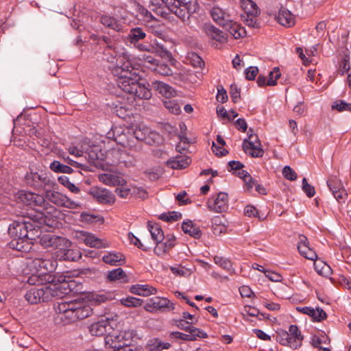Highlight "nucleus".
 <instances>
[{
	"mask_svg": "<svg viewBox=\"0 0 351 351\" xmlns=\"http://www.w3.org/2000/svg\"><path fill=\"white\" fill-rule=\"evenodd\" d=\"M152 10L158 15L168 18L174 14L182 22L190 25L192 14L199 10L196 0H155Z\"/></svg>",
	"mask_w": 351,
	"mask_h": 351,
	"instance_id": "f257e3e1",
	"label": "nucleus"
},
{
	"mask_svg": "<svg viewBox=\"0 0 351 351\" xmlns=\"http://www.w3.org/2000/svg\"><path fill=\"white\" fill-rule=\"evenodd\" d=\"M120 75L117 80V86L125 93L130 94L134 99H149L152 92L149 84H141L140 76L130 62L123 63L121 68Z\"/></svg>",
	"mask_w": 351,
	"mask_h": 351,
	"instance_id": "f03ea898",
	"label": "nucleus"
},
{
	"mask_svg": "<svg viewBox=\"0 0 351 351\" xmlns=\"http://www.w3.org/2000/svg\"><path fill=\"white\" fill-rule=\"evenodd\" d=\"M41 231L40 227L36 221H32L29 219L25 220L23 219L21 221H15L11 223L8 228V234L12 238L29 239L36 240L40 237Z\"/></svg>",
	"mask_w": 351,
	"mask_h": 351,
	"instance_id": "7ed1b4c3",
	"label": "nucleus"
},
{
	"mask_svg": "<svg viewBox=\"0 0 351 351\" xmlns=\"http://www.w3.org/2000/svg\"><path fill=\"white\" fill-rule=\"evenodd\" d=\"M26 184L37 190H45L53 189L56 185L55 181L51 178L49 173L40 171L38 172H29L25 177Z\"/></svg>",
	"mask_w": 351,
	"mask_h": 351,
	"instance_id": "20e7f679",
	"label": "nucleus"
},
{
	"mask_svg": "<svg viewBox=\"0 0 351 351\" xmlns=\"http://www.w3.org/2000/svg\"><path fill=\"white\" fill-rule=\"evenodd\" d=\"M146 39H149V36H147L144 29L139 27L132 28L127 36V40L138 50L141 51H153L154 47L148 40L141 42Z\"/></svg>",
	"mask_w": 351,
	"mask_h": 351,
	"instance_id": "39448f33",
	"label": "nucleus"
},
{
	"mask_svg": "<svg viewBox=\"0 0 351 351\" xmlns=\"http://www.w3.org/2000/svg\"><path fill=\"white\" fill-rule=\"evenodd\" d=\"M242 7L245 14L243 18L245 25L251 28H260L261 21L258 20V16L261 11L256 3L252 0H243Z\"/></svg>",
	"mask_w": 351,
	"mask_h": 351,
	"instance_id": "423d86ee",
	"label": "nucleus"
},
{
	"mask_svg": "<svg viewBox=\"0 0 351 351\" xmlns=\"http://www.w3.org/2000/svg\"><path fill=\"white\" fill-rule=\"evenodd\" d=\"M253 130L250 128L247 132V138L243 140V152L253 158H261L264 154V150L261 148V144L256 135L252 134Z\"/></svg>",
	"mask_w": 351,
	"mask_h": 351,
	"instance_id": "0eeeda50",
	"label": "nucleus"
},
{
	"mask_svg": "<svg viewBox=\"0 0 351 351\" xmlns=\"http://www.w3.org/2000/svg\"><path fill=\"white\" fill-rule=\"evenodd\" d=\"M52 296V290L48 286L40 288L32 287L25 295L26 300L32 304L47 302Z\"/></svg>",
	"mask_w": 351,
	"mask_h": 351,
	"instance_id": "6e6552de",
	"label": "nucleus"
},
{
	"mask_svg": "<svg viewBox=\"0 0 351 351\" xmlns=\"http://www.w3.org/2000/svg\"><path fill=\"white\" fill-rule=\"evenodd\" d=\"M44 197L58 206H63L70 209H75L80 206V204L71 200L61 193L51 190V189H46Z\"/></svg>",
	"mask_w": 351,
	"mask_h": 351,
	"instance_id": "1a4fd4ad",
	"label": "nucleus"
},
{
	"mask_svg": "<svg viewBox=\"0 0 351 351\" xmlns=\"http://www.w3.org/2000/svg\"><path fill=\"white\" fill-rule=\"evenodd\" d=\"M32 266L37 271L38 276H42L53 271L57 263L51 260L50 255L47 254L35 258L32 262Z\"/></svg>",
	"mask_w": 351,
	"mask_h": 351,
	"instance_id": "9d476101",
	"label": "nucleus"
},
{
	"mask_svg": "<svg viewBox=\"0 0 351 351\" xmlns=\"http://www.w3.org/2000/svg\"><path fill=\"white\" fill-rule=\"evenodd\" d=\"M132 338L133 335L132 332L123 330L108 335L105 338V342L106 346H108L112 350L119 348L122 345L130 343Z\"/></svg>",
	"mask_w": 351,
	"mask_h": 351,
	"instance_id": "9b49d317",
	"label": "nucleus"
},
{
	"mask_svg": "<svg viewBox=\"0 0 351 351\" xmlns=\"http://www.w3.org/2000/svg\"><path fill=\"white\" fill-rule=\"evenodd\" d=\"M132 134L136 139L145 141L147 143H158L161 141V136L156 132H152L145 125H136L132 129Z\"/></svg>",
	"mask_w": 351,
	"mask_h": 351,
	"instance_id": "f8f14e48",
	"label": "nucleus"
},
{
	"mask_svg": "<svg viewBox=\"0 0 351 351\" xmlns=\"http://www.w3.org/2000/svg\"><path fill=\"white\" fill-rule=\"evenodd\" d=\"M98 43L104 48L102 58L108 62H113L119 55L114 40L103 36L98 38Z\"/></svg>",
	"mask_w": 351,
	"mask_h": 351,
	"instance_id": "ddd939ff",
	"label": "nucleus"
},
{
	"mask_svg": "<svg viewBox=\"0 0 351 351\" xmlns=\"http://www.w3.org/2000/svg\"><path fill=\"white\" fill-rule=\"evenodd\" d=\"M207 208L210 211L217 213L226 212L228 208V195L220 192L217 196H213L207 201Z\"/></svg>",
	"mask_w": 351,
	"mask_h": 351,
	"instance_id": "4468645a",
	"label": "nucleus"
},
{
	"mask_svg": "<svg viewBox=\"0 0 351 351\" xmlns=\"http://www.w3.org/2000/svg\"><path fill=\"white\" fill-rule=\"evenodd\" d=\"M144 308L148 312H152L153 309L162 311H173L176 307L175 304L167 298L155 297L149 300L147 303L145 305Z\"/></svg>",
	"mask_w": 351,
	"mask_h": 351,
	"instance_id": "2eb2a0df",
	"label": "nucleus"
},
{
	"mask_svg": "<svg viewBox=\"0 0 351 351\" xmlns=\"http://www.w3.org/2000/svg\"><path fill=\"white\" fill-rule=\"evenodd\" d=\"M327 186L339 203L346 202L348 195L340 180L331 177L327 180Z\"/></svg>",
	"mask_w": 351,
	"mask_h": 351,
	"instance_id": "dca6fc26",
	"label": "nucleus"
},
{
	"mask_svg": "<svg viewBox=\"0 0 351 351\" xmlns=\"http://www.w3.org/2000/svg\"><path fill=\"white\" fill-rule=\"evenodd\" d=\"M69 322H75L80 319H85L93 313V308L89 305H86L82 302L75 301Z\"/></svg>",
	"mask_w": 351,
	"mask_h": 351,
	"instance_id": "f3484780",
	"label": "nucleus"
},
{
	"mask_svg": "<svg viewBox=\"0 0 351 351\" xmlns=\"http://www.w3.org/2000/svg\"><path fill=\"white\" fill-rule=\"evenodd\" d=\"M176 244V238L173 234H167L165 239L156 243L154 253L160 256L169 252Z\"/></svg>",
	"mask_w": 351,
	"mask_h": 351,
	"instance_id": "a211bd4d",
	"label": "nucleus"
},
{
	"mask_svg": "<svg viewBox=\"0 0 351 351\" xmlns=\"http://www.w3.org/2000/svg\"><path fill=\"white\" fill-rule=\"evenodd\" d=\"M20 198L24 204L30 206L44 207L46 204V200L43 195L29 191H22Z\"/></svg>",
	"mask_w": 351,
	"mask_h": 351,
	"instance_id": "6ab92c4d",
	"label": "nucleus"
},
{
	"mask_svg": "<svg viewBox=\"0 0 351 351\" xmlns=\"http://www.w3.org/2000/svg\"><path fill=\"white\" fill-rule=\"evenodd\" d=\"M90 194L100 204H111L115 201L114 195L106 189H92Z\"/></svg>",
	"mask_w": 351,
	"mask_h": 351,
	"instance_id": "aec40b11",
	"label": "nucleus"
},
{
	"mask_svg": "<svg viewBox=\"0 0 351 351\" xmlns=\"http://www.w3.org/2000/svg\"><path fill=\"white\" fill-rule=\"evenodd\" d=\"M298 239V250L299 253L307 259L311 261L315 260L317 256L315 251L308 246V241L306 237L303 234H300Z\"/></svg>",
	"mask_w": 351,
	"mask_h": 351,
	"instance_id": "412c9836",
	"label": "nucleus"
},
{
	"mask_svg": "<svg viewBox=\"0 0 351 351\" xmlns=\"http://www.w3.org/2000/svg\"><path fill=\"white\" fill-rule=\"evenodd\" d=\"M188 332L189 334L180 332H172L170 334V337L184 341H195L197 337L206 338L208 337L207 334L204 331L199 328H194L189 330Z\"/></svg>",
	"mask_w": 351,
	"mask_h": 351,
	"instance_id": "4be33fe9",
	"label": "nucleus"
},
{
	"mask_svg": "<svg viewBox=\"0 0 351 351\" xmlns=\"http://www.w3.org/2000/svg\"><path fill=\"white\" fill-rule=\"evenodd\" d=\"M210 14L213 21L222 27L231 20L230 15L219 6L213 7Z\"/></svg>",
	"mask_w": 351,
	"mask_h": 351,
	"instance_id": "5701e85b",
	"label": "nucleus"
},
{
	"mask_svg": "<svg viewBox=\"0 0 351 351\" xmlns=\"http://www.w3.org/2000/svg\"><path fill=\"white\" fill-rule=\"evenodd\" d=\"M203 31L206 35L217 42L225 43L227 40V34L213 25L205 24L203 26Z\"/></svg>",
	"mask_w": 351,
	"mask_h": 351,
	"instance_id": "b1692460",
	"label": "nucleus"
},
{
	"mask_svg": "<svg viewBox=\"0 0 351 351\" xmlns=\"http://www.w3.org/2000/svg\"><path fill=\"white\" fill-rule=\"evenodd\" d=\"M75 301L57 302L54 304V309L57 313L62 315V319H66L69 322L70 313H72L73 308L75 305Z\"/></svg>",
	"mask_w": 351,
	"mask_h": 351,
	"instance_id": "393cba45",
	"label": "nucleus"
},
{
	"mask_svg": "<svg viewBox=\"0 0 351 351\" xmlns=\"http://www.w3.org/2000/svg\"><path fill=\"white\" fill-rule=\"evenodd\" d=\"M99 180L108 186H123L126 181L122 176L111 173H102L98 177Z\"/></svg>",
	"mask_w": 351,
	"mask_h": 351,
	"instance_id": "a878e982",
	"label": "nucleus"
},
{
	"mask_svg": "<svg viewBox=\"0 0 351 351\" xmlns=\"http://www.w3.org/2000/svg\"><path fill=\"white\" fill-rule=\"evenodd\" d=\"M33 240L29 239L23 238V239L15 238L12 239L10 242L8 243L10 248L17 250L22 252H27L31 248V244Z\"/></svg>",
	"mask_w": 351,
	"mask_h": 351,
	"instance_id": "bb28decb",
	"label": "nucleus"
},
{
	"mask_svg": "<svg viewBox=\"0 0 351 351\" xmlns=\"http://www.w3.org/2000/svg\"><path fill=\"white\" fill-rule=\"evenodd\" d=\"M234 39H239L246 36V31L243 27L232 19L223 27Z\"/></svg>",
	"mask_w": 351,
	"mask_h": 351,
	"instance_id": "cd10ccee",
	"label": "nucleus"
},
{
	"mask_svg": "<svg viewBox=\"0 0 351 351\" xmlns=\"http://www.w3.org/2000/svg\"><path fill=\"white\" fill-rule=\"evenodd\" d=\"M151 86L159 94L167 98L174 96L176 93L175 90L171 86L160 81H152Z\"/></svg>",
	"mask_w": 351,
	"mask_h": 351,
	"instance_id": "c85d7f7f",
	"label": "nucleus"
},
{
	"mask_svg": "<svg viewBox=\"0 0 351 351\" xmlns=\"http://www.w3.org/2000/svg\"><path fill=\"white\" fill-rule=\"evenodd\" d=\"M191 162V160L188 156H177L167 160V165L171 169H179L187 167Z\"/></svg>",
	"mask_w": 351,
	"mask_h": 351,
	"instance_id": "c756f323",
	"label": "nucleus"
},
{
	"mask_svg": "<svg viewBox=\"0 0 351 351\" xmlns=\"http://www.w3.org/2000/svg\"><path fill=\"white\" fill-rule=\"evenodd\" d=\"M130 291L131 293H132L134 294L142 295L144 297H147L150 295L156 294L157 292V289L152 286H150L149 285H139V284L132 285L130 287Z\"/></svg>",
	"mask_w": 351,
	"mask_h": 351,
	"instance_id": "7c9ffc66",
	"label": "nucleus"
},
{
	"mask_svg": "<svg viewBox=\"0 0 351 351\" xmlns=\"http://www.w3.org/2000/svg\"><path fill=\"white\" fill-rule=\"evenodd\" d=\"M278 22L285 27H291L295 24V17L292 13L285 8H281L277 16Z\"/></svg>",
	"mask_w": 351,
	"mask_h": 351,
	"instance_id": "2f4dec72",
	"label": "nucleus"
},
{
	"mask_svg": "<svg viewBox=\"0 0 351 351\" xmlns=\"http://www.w3.org/2000/svg\"><path fill=\"white\" fill-rule=\"evenodd\" d=\"M288 334L290 335L291 340L292 341V349H298L302 346L303 336L300 330L296 325H291L289 326Z\"/></svg>",
	"mask_w": 351,
	"mask_h": 351,
	"instance_id": "473e14b6",
	"label": "nucleus"
},
{
	"mask_svg": "<svg viewBox=\"0 0 351 351\" xmlns=\"http://www.w3.org/2000/svg\"><path fill=\"white\" fill-rule=\"evenodd\" d=\"M109 325L107 319H101L92 324L89 326V332L93 336H102L106 332V328Z\"/></svg>",
	"mask_w": 351,
	"mask_h": 351,
	"instance_id": "72a5a7b5",
	"label": "nucleus"
},
{
	"mask_svg": "<svg viewBox=\"0 0 351 351\" xmlns=\"http://www.w3.org/2000/svg\"><path fill=\"white\" fill-rule=\"evenodd\" d=\"M99 21L104 26L116 32H120L123 28L122 25L116 19L108 15L101 16Z\"/></svg>",
	"mask_w": 351,
	"mask_h": 351,
	"instance_id": "f704fd0d",
	"label": "nucleus"
},
{
	"mask_svg": "<svg viewBox=\"0 0 351 351\" xmlns=\"http://www.w3.org/2000/svg\"><path fill=\"white\" fill-rule=\"evenodd\" d=\"M148 230L151 234L152 239L156 243L165 239L164 232L160 226L157 223L148 222Z\"/></svg>",
	"mask_w": 351,
	"mask_h": 351,
	"instance_id": "c9c22d12",
	"label": "nucleus"
},
{
	"mask_svg": "<svg viewBox=\"0 0 351 351\" xmlns=\"http://www.w3.org/2000/svg\"><path fill=\"white\" fill-rule=\"evenodd\" d=\"M182 229L185 234H188L195 239H199L202 236L199 228L191 221H184L182 224Z\"/></svg>",
	"mask_w": 351,
	"mask_h": 351,
	"instance_id": "e433bc0d",
	"label": "nucleus"
},
{
	"mask_svg": "<svg viewBox=\"0 0 351 351\" xmlns=\"http://www.w3.org/2000/svg\"><path fill=\"white\" fill-rule=\"evenodd\" d=\"M124 259V256L120 252H108L102 257L103 261L110 265H121Z\"/></svg>",
	"mask_w": 351,
	"mask_h": 351,
	"instance_id": "4c0bfd02",
	"label": "nucleus"
},
{
	"mask_svg": "<svg viewBox=\"0 0 351 351\" xmlns=\"http://www.w3.org/2000/svg\"><path fill=\"white\" fill-rule=\"evenodd\" d=\"M112 299L113 294L111 292H101L91 294L89 300L92 304L99 305Z\"/></svg>",
	"mask_w": 351,
	"mask_h": 351,
	"instance_id": "58836bf2",
	"label": "nucleus"
},
{
	"mask_svg": "<svg viewBox=\"0 0 351 351\" xmlns=\"http://www.w3.org/2000/svg\"><path fill=\"white\" fill-rule=\"evenodd\" d=\"M116 158V160H113L114 164H134L135 160L133 157L128 156L125 151L114 150L111 153Z\"/></svg>",
	"mask_w": 351,
	"mask_h": 351,
	"instance_id": "ea45409f",
	"label": "nucleus"
},
{
	"mask_svg": "<svg viewBox=\"0 0 351 351\" xmlns=\"http://www.w3.org/2000/svg\"><path fill=\"white\" fill-rule=\"evenodd\" d=\"M107 279L109 281L119 280L121 282L125 283L128 282V276L121 267L112 269L108 273Z\"/></svg>",
	"mask_w": 351,
	"mask_h": 351,
	"instance_id": "a19ab883",
	"label": "nucleus"
},
{
	"mask_svg": "<svg viewBox=\"0 0 351 351\" xmlns=\"http://www.w3.org/2000/svg\"><path fill=\"white\" fill-rule=\"evenodd\" d=\"M81 257L80 252L78 250L67 247L65 252H60L58 259L66 261H76Z\"/></svg>",
	"mask_w": 351,
	"mask_h": 351,
	"instance_id": "79ce46f5",
	"label": "nucleus"
},
{
	"mask_svg": "<svg viewBox=\"0 0 351 351\" xmlns=\"http://www.w3.org/2000/svg\"><path fill=\"white\" fill-rule=\"evenodd\" d=\"M71 242L65 237L58 236L57 239L52 248L56 250L55 256L58 259L59 253L60 252H65L67 247H71Z\"/></svg>",
	"mask_w": 351,
	"mask_h": 351,
	"instance_id": "37998d69",
	"label": "nucleus"
},
{
	"mask_svg": "<svg viewBox=\"0 0 351 351\" xmlns=\"http://www.w3.org/2000/svg\"><path fill=\"white\" fill-rule=\"evenodd\" d=\"M148 346L151 351H162L170 348L171 345L169 342H164L158 338H154L149 341Z\"/></svg>",
	"mask_w": 351,
	"mask_h": 351,
	"instance_id": "c03bdc74",
	"label": "nucleus"
},
{
	"mask_svg": "<svg viewBox=\"0 0 351 351\" xmlns=\"http://www.w3.org/2000/svg\"><path fill=\"white\" fill-rule=\"evenodd\" d=\"M135 9L146 22L158 23V21L153 16L152 14L140 3L135 2Z\"/></svg>",
	"mask_w": 351,
	"mask_h": 351,
	"instance_id": "a18cd8bd",
	"label": "nucleus"
},
{
	"mask_svg": "<svg viewBox=\"0 0 351 351\" xmlns=\"http://www.w3.org/2000/svg\"><path fill=\"white\" fill-rule=\"evenodd\" d=\"M276 339L281 345L289 346L291 348L293 343L292 341L291 340L290 335L288 334L287 331L283 329L278 330L276 331Z\"/></svg>",
	"mask_w": 351,
	"mask_h": 351,
	"instance_id": "49530a36",
	"label": "nucleus"
},
{
	"mask_svg": "<svg viewBox=\"0 0 351 351\" xmlns=\"http://www.w3.org/2000/svg\"><path fill=\"white\" fill-rule=\"evenodd\" d=\"M50 169L55 173H72L73 169L68 166L60 163L58 160H54L50 164Z\"/></svg>",
	"mask_w": 351,
	"mask_h": 351,
	"instance_id": "de8ad7c7",
	"label": "nucleus"
},
{
	"mask_svg": "<svg viewBox=\"0 0 351 351\" xmlns=\"http://www.w3.org/2000/svg\"><path fill=\"white\" fill-rule=\"evenodd\" d=\"M151 69L162 75H170L172 74V70L170 66L167 64L160 62L155 64L154 67H151Z\"/></svg>",
	"mask_w": 351,
	"mask_h": 351,
	"instance_id": "09e8293b",
	"label": "nucleus"
},
{
	"mask_svg": "<svg viewBox=\"0 0 351 351\" xmlns=\"http://www.w3.org/2000/svg\"><path fill=\"white\" fill-rule=\"evenodd\" d=\"M57 237L55 234H46L40 237V243L45 248L53 247Z\"/></svg>",
	"mask_w": 351,
	"mask_h": 351,
	"instance_id": "8fccbe9b",
	"label": "nucleus"
},
{
	"mask_svg": "<svg viewBox=\"0 0 351 351\" xmlns=\"http://www.w3.org/2000/svg\"><path fill=\"white\" fill-rule=\"evenodd\" d=\"M120 302L121 304L127 307H138L141 306L143 304V300L141 299L132 296L122 298Z\"/></svg>",
	"mask_w": 351,
	"mask_h": 351,
	"instance_id": "3c124183",
	"label": "nucleus"
},
{
	"mask_svg": "<svg viewBox=\"0 0 351 351\" xmlns=\"http://www.w3.org/2000/svg\"><path fill=\"white\" fill-rule=\"evenodd\" d=\"M213 260L215 264H217V265H219L225 270L230 271L232 267L231 261L227 258L220 256H214Z\"/></svg>",
	"mask_w": 351,
	"mask_h": 351,
	"instance_id": "603ef678",
	"label": "nucleus"
},
{
	"mask_svg": "<svg viewBox=\"0 0 351 351\" xmlns=\"http://www.w3.org/2000/svg\"><path fill=\"white\" fill-rule=\"evenodd\" d=\"M182 218V214L179 212L172 211L167 213H162L160 215L159 219L167 221H176Z\"/></svg>",
	"mask_w": 351,
	"mask_h": 351,
	"instance_id": "864d4df0",
	"label": "nucleus"
},
{
	"mask_svg": "<svg viewBox=\"0 0 351 351\" xmlns=\"http://www.w3.org/2000/svg\"><path fill=\"white\" fill-rule=\"evenodd\" d=\"M163 105L172 114H179L181 112L179 104L174 100H165Z\"/></svg>",
	"mask_w": 351,
	"mask_h": 351,
	"instance_id": "5fc2aeb1",
	"label": "nucleus"
},
{
	"mask_svg": "<svg viewBox=\"0 0 351 351\" xmlns=\"http://www.w3.org/2000/svg\"><path fill=\"white\" fill-rule=\"evenodd\" d=\"M332 108L338 110L339 112L348 111L351 112V104L339 99L335 101L332 105Z\"/></svg>",
	"mask_w": 351,
	"mask_h": 351,
	"instance_id": "6e6d98bb",
	"label": "nucleus"
},
{
	"mask_svg": "<svg viewBox=\"0 0 351 351\" xmlns=\"http://www.w3.org/2000/svg\"><path fill=\"white\" fill-rule=\"evenodd\" d=\"M244 314H246L251 317H256L260 314L261 315H262L264 319H269V315H265V314H264L263 313H260L258 309H257L254 307H252L250 306H245L244 307L243 315Z\"/></svg>",
	"mask_w": 351,
	"mask_h": 351,
	"instance_id": "4d7b16f0",
	"label": "nucleus"
},
{
	"mask_svg": "<svg viewBox=\"0 0 351 351\" xmlns=\"http://www.w3.org/2000/svg\"><path fill=\"white\" fill-rule=\"evenodd\" d=\"M279 68H274L273 71L269 72V79L267 81V85L274 86L276 84V80L280 77Z\"/></svg>",
	"mask_w": 351,
	"mask_h": 351,
	"instance_id": "13d9d810",
	"label": "nucleus"
},
{
	"mask_svg": "<svg viewBox=\"0 0 351 351\" xmlns=\"http://www.w3.org/2000/svg\"><path fill=\"white\" fill-rule=\"evenodd\" d=\"M175 322H176V326L178 328H180L181 330H184L185 331H189L192 329L196 328L195 327L191 326V324H195V322L193 321H192L191 322H189L184 319H180L178 320H175ZM196 322H197V321L195 322V323Z\"/></svg>",
	"mask_w": 351,
	"mask_h": 351,
	"instance_id": "bf43d9fd",
	"label": "nucleus"
},
{
	"mask_svg": "<svg viewBox=\"0 0 351 351\" xmlns=\"http://www.w3.org/2000/svg\"><path fill=\"white\" fill-rule=\"evenodd\" d=\"M84 243L86 245H89L90 247L97 248H100L102 244V242L100 239L92 235L87 236L84 239Z\"/></svg>",
	"mask_w": 351,
	"mask_h": 351,
	"instance_id": "052dcab7",
	"label": "nucleus"
},
{
	"mask_svg": "<svg viewBox=\"0 0 351 351\" xmlns=\"http://www.w3.org/2000/svg\"><path fill=\"white\" fill-rule=\"evenodd\" d=\"M283 176L290 181H294L297 179V173L289 166H285L282 169Z\"/></svg>",
	"mask_w": 351,
	"mask_h": 351,
	"instance_id": "680f3d73",
	"label": "nucleus"
},
{
	"mask_svg": "<svg viewBox=\"0 0 351 351\" xmlns=\"http://www.w3.org/2000/svg\"><path fill=\"white\" fill-rule=\"evenodd\" d=\"M190 63L194 66L197 68H202L204 66V62L197 53H191L189 58Z\"/></svg>",
	"mask_w": 351,
	"mask_h": 351,
	"instance_id": "e2e57ef3",
	"label": "nucleus"
},
{
	"mask_svg": "<svg viewBox=\"0 0 351 351\" xmlns=\"http://www.w3.org/2000/svg\"><path fill=\"white\" fill-rule=\"evenodd\" d=\"M302 190L308 197H311L315 194V188L308 183L305 178L302 179Z\"/></svg>",
	"mask_w": 351,
	"mask_h": 351,
	"instance_id": "0e129e2a",
	"label": "nucleus"
},
{
	"mask_svg": "<svg viewBox=\"0 0 351 351\" xmlns=\"http://www.w3.org/2000/svg\"><path fill=\"white\" fill-rule=\"evenodd\" d=\"M230 95L232 101L237 103L241 96V89L235 84H232L230 86Z\"/></svg>",
	"mask_w": 351,
	"mask_h": 351,
	"instance_id": "69168bd1",
	"label": "nucleus"
},
{
	"mask_svg": "<svg viewBox=\"0 0 351 351\" xmlns=\"http://www.w3.org/2000/svg\"><path fill=\"white\" fill-rule=\"evenodd\" d=\"M258 73V69L256 66H250L245 71V78L247 80H254Z\"/></svg>",
	"mask_w": 351,
	"mask_h": 351,
	"instance_id": "338daca9",
	"label": "nucleus"
},
{
	"mask_svg": "<svg viewBox=\"0 0 351 351\" xmlns=\"http://www.w3.org/2000/svg\"><path fill=\"white\" fill-rule=\"evenodd\" d=\"M110 351H141V349L135 345H132L130 343H128L119 346V348Z\"/></svg>",
	"mask_w": 351,
	"mask_h": 351,
	"instance_id": "774afa93",
	"label": "nucleus"
}]
</instances>
